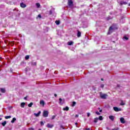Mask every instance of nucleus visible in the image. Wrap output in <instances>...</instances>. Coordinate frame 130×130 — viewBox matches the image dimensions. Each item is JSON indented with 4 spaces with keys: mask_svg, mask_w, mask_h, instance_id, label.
Returning <instances> with one entry per match:
<instances>
[{
    "mask_svg": "<svg viewBox=\"0 0 130 130\" xmlns=\"http://www.w3.org/2000/svg\"><path fill=\"white\" fill-rule=\"evenodd\" d=\"M40 123H41V125H44V123H43V121H41L40 122Z\"/></svg>",
    "mask_w": 130,
    "mask_h": 130,
    "instance_id": "obj_31",
    "label": "nucleus"
},
{
    "mask_svg": "<svg viewBox=\"0 0 130 130\" xmlns=\"http://www.w3.org/2000/svg\"><path fill=\"white\" fill-rule=\"evenodd\" d=\"M84 130H90V128H85Z\"/></svg>",
    "mask_w": 130,
    "mask_h": 130,
    "instance_id": "obj_37",
    "label": "nucleus"
},
{
    "mask_svg": "<svg viewBox=\"0 0 130 130\" xmlns=\"http://www.w3.org/2000/svg\"><path fill=\"white\" fill-rule=\"evenodd\" d=\"M56 116L55 115H53L51 117V119H54L55 118Z\"/></svg>",
    "mask_w": 130,
    "mask_h": 130,
    "instance_id": "obj_29",
    "label": "nucleus"
},
{
    "mask_svg": "<svg viewBox=\"0 0 130 130\" xmlns=\"http://www.w3.org/2000/svg\"><path fill=\"white\" fill-rule=\"evenodd\" d=\"M112 30V27H110L109 28V31L111 32V31Z\"/></svg>",
    "mask_w": 130,
    "mask_h": 130,
    "instance_id": "obj_34",
    "label": "nucleus"
},
{
    "mask_svg": "<svg viewBox=\"0 0 130 130\" xmlns=\"http://www.w3.org/2000/svg\"><path fill=\"white\" fill-rule=\"evenodd\" d=\"M32 105H33V103H30L28 105V107H32Z\"/></svg>",
    "mask_w": 130,
    "mask_h": 130,
    "instance_id": "obj_23",
    "label": "nucleus"
},
{
    "mask_svg": "<svg viewBox=\"0 0 130 130\" xmlns=\"http://www.w3.org/2000/svg\"><path fill=\"white\" fill-rule=\"evenodd\" d=\"M123 40H128V38H127V37L124 36L123 37Z\"/></svg>",
    "mask_w": 130,
    "mask_h": 130,
    "instance_id": "obj_20",
    "label": "nucleus"
},
{
    "mask_svg": "<svg viewBox=\"0 0 130 130\" xmlns=\"http://www.w3.org/2000/svg\"><path fill=\"white\" fill-rule=\"evenodd\" d=\"M70 109V108H69V107H66L65 108H63V110L64 111H68V110Z\"/></svg>",
    "mask_w": 130,
    "mask_h": 130,
    "instance_id": "obj_12",
    "label": "nucleus"
},
{
    "mask_svg": "<svg viewBox=\"0 0 130 130\" xmlns=\"http://www.w3.org/2000/svg\"><path fill=\"white\" fill-rule=\"evenodd\" d=\"M46 126L48 128H52L54 125L53 124L48 123L47 124Z\"/></svg>",
    "mask_w": 130,
    "mask_h": 130,
    "instance_id": "obj_4",
    "label": "nucleus"
},
{
    "mask_svg": "<svg viewBox=\"0 0 130 130\" xmlns=\"http://www.w3.org/2000/svg\"><path fill=\"white\" fill-rule=\"evenodd\" d=\"M75 117H79V115H76Z\"/></svg>",
    "mask_w": 130,
    "mask_h": 130,
    "instance_id": "obj_39",
    "label": "nucleus"
},
{
    "mask_svg": "<svg viewBox=\"0 0 130 130\" xmlns=\"http://www.w3.org/2000/svg\"><path fill=\"white\" fill-rule=\"evenodd\" d=\"M75 105H76V102H73L72 103V106H73V107H74V106H75Z\"/></svg>",
    "mask_w": 130,
    "mask_h": 130,
    "instance_id": "obj_27",
    "label": "nucleus"
},
{
    "mask_svg": "<svg viewBox=\"0 0 130 130\" xmlns=\"http://www.w3.org/2000/svg\"><path fill=\"white\" fill-rule=\"evenodd\" d=\"M99 119L100 120H103V117L102 116H100L99 118Z\"/></svg>",
    "mask_w": 130,
    "mask_h": 130,
    "instance_id": "obj_26",
    "label": "nucleus"
},
{
    "mask_svg": "<svg viewBox=\"0 0 130 130\" xmlns=\"http://www.w3.org/2000/svg\"><path fill=\"white\" fill-rule=\"evenodd\" d=\"M25 105H26L25 103H21L20 104V107H21L22 108H24V107H25Z\"/></svg>",
    "mask_w": 130,
    "mask_h": 130,
    "instance_id": "obj_11",
    "label": "nucleus"
},
{
    "mask_svg": "<svg viewBox=\"0 0 130 130\" xmlns=\"http://www.w3.org/2000/svg\"><path fill=\"white\" fill-rule=\"evenodd\" d=\"M31 129H32V130H34V128H31Z\"/></svg>",
    "mask_w": 130,
    "mask_h": 130,
    "instance_id": "obj_44",
    "label": "nucleus"
},
{
    "mask_svg": "<svg viewBox=\"0 0 130 130\" xmlns=\"http://www.w3.org/2000/svg\"><path fill=\"white\" fill-rule=\"evenodd\" d=\"M99 118H95L94 119V122H98Z\"/></svg>",
    "mask_w": 130,
    "mask_h": 130,
    "instance_id": "obj_21",
    "label": "nucleus"
},
{
    "mask_svg": "<svg viewBox=\"0 0 130 130\" xmlns=\"http://www.w3.org/2000/svg\"><path fill=\"white\" fill-rule=\"evenodd\" d=\"M129 6H130V4L128 5Z\"/></svg>",
    "mask_w": 130,
    "mask_h": 130,
    "instance_id": "obj_46",
    "label": "nucleus"
},
{
    "mask_svg": "<svg viewBox=\"0 0 130 130\" xmlns=\"http://www.w3.org/2000/svg\"><path fill=\"white\" fill-rule=\"evenodd\" d=\"M12 117L11 116H7L5 117L6 119H9Z\"/></svg>",
    "mask_w": 130,
    "mask_h": 130,
    "instance_id": "obj_24",
    "label": "nucleus"
},
{
    "mask_svg": "<svg viewBox=\"0 0 130 130\" xmlns=\"http://www.w3.org/2000/svg\"><path fill=\"white\" fill-rule=\"evenodd\" d=\"M55 23H56V25H59L60 21L58 20H56L55 21Z\"/></svg>",
    "mask_w": 130,
    "mask_h": 130,
    "instance_id": "obj_25",
    "label": "nucleus"
},
{
    "mask_svg": "<svg viewBox=\"0 0 130 130\" xmlns=\"http://www.w3.org/2000/svg\"><path fill=\"white\" fill-rule=\"evenodd\" d=\"M29 55H26L25 56V59L27 60V59H29Z\"/></svg>",
    "mask_w": 130,
    "mask_h": 130,
    "instance_id": "obj_28",
    "label": "nucleus"
},
{
    "mask_svg": "<svg viewBox=\"0 0 130 130\" xmlns=\"http://www.w3.org/2000/svg\"><path fill=\"white\" fill-rule=\"evenodd\" d=\"M120 122L122 124H124V123H125V119L123 117H120Z\"/></svg>",
    "mask_w": 130,
    "mask_h": 130,
    "instance_id": "obj_3",
    "label": "nucleus"
},
{
    "mask_svg": "<svg viewBox=\"0 0 130 130\" xmlns=\"http://www.w3.org/2000/svg\"><path fill=\"white\" fill-rule=\"evenodd\" d=\"M68 5L70 7L73 6V1L72 0H68Z\"/></svg>",
    "mask_w": 130,
    "mask_h": 130,
    "instance_id": "obj_8",
    "label": "nucleus"
},
{
    "mask_svg": "<svg viewBox=\"0 0 130 130\" xmlns=\"http://www.w3.org/2000/svg\"><path fill=\"white\" fill-rule=\"evenodd\" d=\"M118 129H119V128L118 127H117V128H114L111 130H118Z\"/></svg>",
    "mask_w": 130,
    "mask_h": 130,
    "instance_id": "obj_30",
    "label": "nucleus"
},
{
    "mask_svg": "<svg viewBox=\"0 0 130 130\" xmlns=\"http://www.w3.org/2000/svg\"><path fill=\"white\" fill-rule=\"evenodd\" d=\"M54 96H55V97H56V96H57V95L56 94H55Z\"/></svg>",
    "mask_w": 130,
    "mask_h": 130,
    "instance_id": "obj_41",
    "label": "nucleus"
},
{
    "mask_svg": "<svg viewBox=\"0 0 130 130\" xmlns=\"http://www.w3.org/2000/svg\"><path fill=\"white\" fill-rule=\"evenodd\" d=\"M39 130H42L41 129H39Z\"/></svg>",
    "mask_w": 130,
    "mask_h": 130,
    "instance_id": "obj_48",
    "label": "nucleus"
},
{
    "mask_svg": "<svg viewBox=\"0 0 130 130\" xmlns=\"http://www.w3.org/2000/svg\"><path fill=\"white\" fill-rule=\"evenodd\" d=\"M34 114L36 117H38L40 116V114H41V111H39L38 113H35Z\"/></svg>",
    "mask_w": 130,
    "mask_h": 130,
    "instance_id": "obj_5",
    "label": "nucleus"
},
{
    "mask_svg": "<svg viewBox=\"0 0 130 130\" xmlns=\"http://www.w3.org/2000/svg\"><path fill=\"white\" fill-rule=\"evenodd\" d=\"M0 120H2V118H0Z\"/></svg>",
    "mask_w": 130,
    "mask_h": 130,
    "instance_id": "obj_45",
    "label": "nucleus"
},
{
    "mask_svg": "<svg viewBox=\"0 0 130 130\" xmlns=\"http://www.w3.org/2000/svg\"><path fill=\"white\" fill-rule=\"evenodd\" d=\"M40 105H42V106L43 107H44V105H45V103L43 101H40Z\"/></svg>",
    "mask_w": 130,
    "mask_h": 130,
    "instance_id": "obj_9",
    "label": "nucleus"
},
{
    "mask_svg": "<svg viewBox=\"0 0 130 130\" xmlns=\"http://www.w3.org/2000/svg\"><path fill=\"white\" fill-rule=\"evenodd\" d=\"M1 91L2 93H5L6 92V89H5V88H1Z\"/></svg>",
    "mask_w": 130,
    "mask_h": 130,
    "instance_id": "obj_17",
    "label": "nucleus"
},
{
    "mask_svg": "<svg viewBox=\"0 0 130 130\" xmlns=\"http://www.w3.org/2000/svg\"><path fill=\"white\" fill-rule=\"evenodd\" d=\"M102 81H103V79H102Z\"/></svg>",
    "mask_w": 130,
    "mask_h": 130,
    "instance_id": "obj_47",
    "label": "nucleus"
},
{
    "mask_svg": "<svg viewBox=\"0 0 130 130\" xmlns=\"http://www.w3.org/2000/svg\"><path fill=\"white\" fill-rule=\"evenodd\" d=\"M78 124V123L76 122L75 123V125H77Z\"/></svg>",
    "mask_w": 130,
    "mask_h": 130,
    "instance_id": "obj_43",
    "label": "nucleus"
},
{
    "mask_svg": "<svg viewBox=\"0 0 130 130\" xmlns=\"http://www.w3.org/2000/svg\"><path fill=\"white\" fill-rule=\"evenodd\" d=\"M95 113H96V114H97L98 115H100V113H99V112H98V111H96V112H95Z\"/></svg>",
    "mask_w": 130,
    "mask_h": 130,
    "instance_id": "obj_32",
    "label": "nucleus"
},
{
    "mask_svg": "<svg viewBox=\"0 0 130 130\" xmlns=\"http://www.w3.org/2000/svg\"><path fill=\"white\" fill-rule=\"evenodd\" d=\"M36 6L37 9H40V8H41V5H40V3H36Z\"/></svg>",
    "mask_w": 130,
    "mask_h": 130,
    "instance_id": "obj_10",
    "label": "nucleus"
},
{
    "mask_svg": "<svg viewBox=\"0 0 130 130\" xmlns=\"http://www.w3.org/2000/svg\"><path fill=\"white\" fill-rule=\"evenodd\" d=\"M126 2H123L122 3V4H123V5H126Z\"/></svg>",
    "mask_w": 130,
    "mask_h": 130,
    "instance_id": "obj_36",
    "label": "nucleus"
},
{
    "mask_svg": "<svg viewBox=\"0 0 130 130\" xmlns=\"http://www.w3.org/2000/svg\"><path fill=\"white\" fill-rule=\"evenodd\" d=\"M16 120H17V119H16V118H13L12 119V120H11V123H14V122H15L16 121Z\"/></svg>",
    "mask_w": 130,
    "mask_h": 130,
    "instance_id": "obj_16",
    "label": "nucleus"
},
{
    "mask_svg": "<svg viewBox=\"0 0 130 130\" xmlns=\"http://www.w3.org/2000/svg\"><path fill=\"white\" fill-rule=\"evenodd\" d=\"M38 18H39L40 19H41V15L39 14V15H38Z\"/></svg>",
    "mask_w": 130,
    "mask_h": 130,
    "instance_id": "obj_33",
    "label": "nucleus"
},
{
    "mask_svg": "<svg viewBox=\"0 0 130 130\" xmlns=\"http://www.w3.org/2000/svg\"><path fill=\"white\" fill-rule=\"evenodd\" d=\"M101 87L102 88H103V87H104V85L102 84V85H101Z\"/></svg>",
    "mask_w": 130,
    "mask_h": 130,
    "instance_id": "obj_38",
    "label": "nucleus"
},
{
    "mask_svg": "<svg viewBox=\"0 0 130 130\" xmlns=\"http://www.w3.org/2000/svg\"><path fill=\"white\" fill-rule=\"evenodd\" d=\"M77 37H81V32L78 31L77 33Z\"/></svg>",
    "mask_w": 130,
    "mask_h": 130,
    "instance_id": "obj_22",
    "label": "nucleus"
},
{
    "mask_svg": "<svg viewBox=\"0 0 130 130\" xmlns=\"http://www.w3.org/2000/svg\"><path fill=\"white\" fill-rule=\"evenodd\" d=\"M2 124L3 126H5V125H6L7 124V121H5L4 122L2 123Z\"/></svg>",
    "mask_w": 130,
    "mask_h": 130,
    "instance_id": "obj_19",
    "label": "nucleus"
},
{
    "mask_svg": "<svg viewBox=\"0 0 130 130\" xmlns=\"http://www.w3.org/2000/svg\"><path fill=\"white\" fill-rule=\"evenodd\" d=\"M120 105L122 106H123V105H125V103H124V102L123 101H121Z\"/></svg>",
    "mask_w": 130,
    "mask_h": 130,
    "instance_id": "obj_14",
    "label": "nucleus"
},
{
    "mask_svg": "<svg viewBox=\"0 0 130 130\" xmlns=\"http://www.w3.org/2000/svg\"><path fill=\"white\" fill-rule=\"evenodd\" d=\"M87 117H89L90 116V113H87Z\"/></svg>",
    "mask_w": 130,
    "mask_h": 130,
    "instance_id": "obj_35",
    "label": "nucleus"
},
{
    "mask_svg": "<svg viewBox=\"0 0 130 130\" xmlns=\"http://www.w3.org/2000/svg\"><path fill=\"white\" fill-rule=\"evenodd\" d=\"M50 15H51L52 14V12H51V11H50Z\"/></svg>",
    "mask_w": 130,
    "mask_h": 130,
    "instance_id": "obj_40",
    "label": "nucleus"
},
{
    "mask_svg": "<svg viewBox=\"0 0 130 130\" xmlns=\"http://www.w3.org/2000/svg\"><path fill=\"white\" fill-rule=\"evenodd\" d=\"M74 43V42L70 41L68 42V45H73V44Z\"/></svg>",
    "mask_w": 130,
    "mask_h": 130,
    "instance_id": "obj_15",
    "label": "nucleus"
},
{
    "mask_svg": "<svg viewBox=\"0 0 130 130\" xmlns=\"http://www.w3.org/2000/svg\"><path fill=\"white\" fill-rule=\"evenodd\" d=\"M49 113V112H48V110H44L42 114L43 117H48Z\"/></svg>",
    "mask_w": 130,
    "mask_h": 130,
    "instance_id": "obj_1",
    "label": "nucleus"
},
{
    "mask_svg": "<svg viewBox=\"0 0 130 130\" xmlns=\"http://www.w3.org/2000/svg\"><path fill=\"white\" fill-rule=\"evenodd\" d=\"M113 109L115 111L118 112V111H121V108H118L117 107H114Z\"/></svg>",
    "mask_w": 130,
    "mask_h": 130,
    "instance_id": "obj_6",
    "label": "nucleus"
},
{
    "mask_svg": "<svg viewBox=\"0 0 130 130\" xmlns=\"http://www.w3.org/2000/svg\"><path fill=\"white\" fill-rule=\"evenodd\" d=\"M100 112H102V110H100Z\"/></svg>",
    "mask_w": 130,
    "mask_h": 130,
    "instance_id": "obj_42",
    "label": "nucleus"
},
{
    "mask_svg": "<svg viewBox=\"0 0 130 130\" xmlns=\"http://www.w3.org/2000/svg\"><path fill=\"white\" fill-rule=\"evenodd\" d=\"M109 118H110L111 119V120L113 121L114 120V116H109Z\"/></svg>",
    "mask_w": 130,
    "mask_h": 130,
    "instance_id": "obj_13",
    "label": "nucleus"
},
{
    "mask_svg": "<svg viewBox=\"0 0 130 130\" xmlns=\"http://www.w3.org/2000/svg\"><path fill=\"white\" fill-rule=\"evenodd\" d=\"M107 94L103 93L102 92L100 93V97L102 99H106L107 98Z\"/></svg>",
    "mask_w": 130,
    "mask_h": 130,
    "instance_id": "obj_2",
    "label": "nucleus"
},
{
    "mask_svg": "<svg viewBox=\"0 0 130 130\" xmlns=\"http://www.w3.org/2000/svg\"><path fill=\"white\" fill-rule=\"evenodd\" d=\"M20 7L21 8H24L27 7L26 4H24L23 3H20Z\"/></svg>",
    "mask_w": 130,
    "mask_h": 130,
    "instance_id": "obj_7",
    "label": "nucleus"
},
{
    "mask_svg": "<svg viewBox=\"0 0 130 130\" xmlns=\"http://www.w3.org/2000/svg\"><path fill=\"white\" fill-rule=\"evenodd\" d=\"M59 104L60 105H62V103H61V102L62 101V99H61V98H60L59 99Z\"/></svg>",
    "mask_w": 130,
    "mask_h": 130,
    "instance_id": "obj_18",
    "label": "nucleus"
}]
</instances>
